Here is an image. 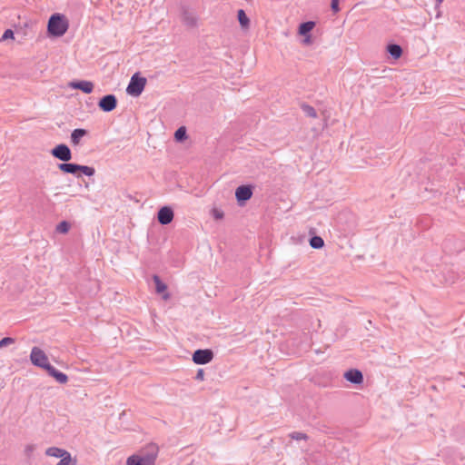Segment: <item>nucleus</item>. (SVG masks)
<instances>
[{
  "mask_svg": "<svg viewBox=\"0 0 465 465\" xmlns=\"http://www.w3.org/2000/svg\"><path fill=\"white\" fill-rule=\"evenodd\" d=\"M303 42H304V44H306V45H310V44H311V42H312V41H311V37H310V36H307V37L304 39V41H303Z\"/></svg>",
  "mask_w": 465,
  "mask_h": 465,
  "instance_id": "nucleus-31",
  "label": "nucleus"
},
{
  "mask_svg": "<svg viewBox=\"0 0 465 465\" xmlns=\"http://www.w3.org/2000/svg\"><path fill=\"white\" fill-rule=\"evenodd\" d=\"M30 360L37 367L45 369L47 373L54 378L59 383L64 384L68 381L66 374L57 371L48 361L47 355L38 347H34L31 351Z\"/></svg>",
  "mask_w": 465,
  "mask_h": 465,
  "instance_id": "nucleus-1",
  "label": "nucleus"
},
{
  "mask_svg": "<svg viewBox=\"0 0 465 465\" xmlns=\"http://www.w3.org/2000/svg\"><path fill=\"white\" fill-rule=\"evenodd\" d=\"M237 17L242 28L248 29L250 26V19L242 9L238 10Z\"/></svg>",
  "mask_w": 465,
  "mask_h": 465,
  "instance_id": "nucleus-17",
  "label": "nucleus"
},
{
  "mask_svg": "<svg viewBox=\"0 0 465 465\" xmlns=\"http://www.w3.org/2000/svg\"><path fill=\"white\" fill-rule=\"evenodd\" d=\"M310 245L312 248H314V249H320V248L323 247L324 242H323L322 237H320V236H313L310 240Z\"/></svg>",
  "mask_w": 465,
  "mask_h": 465,
  "instance_id": "nucleus-21",
  "label": "nucleus"
},
{
  "mask_svg": "<svg viewBox=\"0 0 465 465\" xmlns=\"http://www.w3.org/2000/svg\"><path fill=\"white\" fill-rule=\"evenodd\" d=\"M252 195V187L249 185H241L235 191V197L241 205H242L246 201L250 200Z\"/></svg>",
  "mask_w": 465,
  "mask_h": 465,
  "instance_id": "nucleus-7",
  "label": "nucleus"
},
{
  "mask_svg": "<svg viewBox=\"0 0 465 465\" xmlns=\"http://www.w3.org/2000/svg\"><path fill=\"white\" fill-rule=\"evenodd\" d=\"M153 282L155 284V291L158 294H161L163 299L167 301L170 299V294L167 292V285L163 282L159 276H153Z\"/></svg>",
  "mask_w": 465,
  "mask_h": 465,
  "instance_id": "nucleus-11",
  "label": "nucleus"
},
{
  "mask_svg": "<svg viewBox=\"0 0 465 465\" xmlns=\"http://www.w3.org/2000/svg\"><path fill=\"white\" fill-rule=\"evenodd\" d=\"M211 213L215 220H221L223 218V212L220 209L213 208L212 209Z\"/></svg>",
  "mask_w": 465,
  "mask_h": 465,
  "instance_id": "nucleus-25",
  "label": "nucleus"
},
{
  "mask_svg": "<svg viewBox=\"0 0 465 465\" xmlns=\"http://www.w3.org/2000/svg\"><path fill=\"white\" fill-rule=\"evenodd\" d=\"M150 454L146 456L132 455L126 460V465H154L157 455V448L153 445L149 446Z\"/></svg>",
  "mask_w": 465,
  "mask_h": 465,
  "instance_id": "nucleus-3",
  "label": "nucleus"
},
{
  "mask_svg": "<svg viewBox=\"0 0 465 465\" xmlns=\"http://www.w3.org/2000/svg\"><path fill=\"white\" fill-rule=\"evenodd\" d=\"M87 132L84 129H75L71 134V142L74 145H78L81 139L86 135Z\"/></svg>",
  "mask_w": 465,
  "mask_h": 465,
  "instance_id": "nucleus-15",
  "label": "nucleus"
},
{
  "mask_svg": "<svg viewBox=\"0 0 465 465\" xmlns=\"http://www.w3.org/2000/svg\"><path fill=\"white\" fill-rule=\"evenodd\" d=\"M173 219V212L170 207H162L158 212V221L161 224H168Z\"/></svg>",
  "mask_w": 465,
  "mask_h": 465,
  "instance_id": "nucleus-9",
  "label": "nucleus"
},
{
  "mask_svg": "<svg viewBox=\"0 0 465 465\" xmlns=\"http://www.w3.org/2000/svg\"><path fill=\"white\" fill-rule=\"evenodd\" d=\"M331 9L334 13L339 12V0H331Z\"/></svg>",
  "mask_w": 465,
  "mask_h": 465,
  "instance_id": "nucleus-29",
  "label": "nucleus"
},
{
  "mask_svg": "<svg viewBox=\"0 0 465 465\" xmlns=\"http://www.w3.org/2000/svg\"><path fill=\"white\" fill-rule=\"evenodd\" d=\"M116 98L113 94L105 95L99 101V107L104 112L113 111L116 107Z\"/></svg>",
  "mask_w": 465,
  "mask_h": 465,
  "instance_id": "nucleus-8",
  "label": "nucleus"
},
{
  "mask_svg": "<svg viewBox=\"0 0 465 465\" xmlns=\"http://www.w3.org/2000/svg\"><path fill=\"white\" fill-rule=\"evenodd\" d=\"M344 378L347 381H349L352 383H355V384H360L363 381L362 374L358 370H350V371H346L344 374Z\"/></svg>",
  "mask_w": 465,
  "mask_h": 465,
  "instance_id": "nucleus-13",
  "label": "nucleus"
},
{
  "mask_svg": "<svg viewBox=\"0 0 465 465\" xmlns=\"http://www.w3.org/2000/svg\"><path fill=\"white\" fill-rule=\"evenodd\" d=\"M438 4H441L443 0H436Z\"/></svg>",
  "mask_w": 465,
  "mask_h": 465,
  "instance_id": "nucleus-32",
  "label": "nucleus"
},
{
  "mask_svg": "<svg viewBox=\"0 0 465 465\" xmlns=\"http://www.w3.org/2000/svg\"><path fill=\"white\" fill-rule=\"evenodd\" d=\"M312 111V115L315 116L316 115V113L313 111V109H311Z\"/></svg>",
  "mask_w": 465,
  "mask_h": 465,
  "instance_id": "nucleus-33",
  "label": "nucleus"
},
{
  "mask_svg": "<svg viewBox=\"0 0 465 465\" xmlns=\"http://www.w3.org/2000/svg\"><path fill=\"white\" fill-rule=\"evenodd\" d=\"M388 52L395 59L400 58L402 54L401 47L398 45H390L388 46Z\"/></svg>",
  "mask_w": 465,
  "mask_h": 465,
  "instance_id": "nucleus-19",
  "label": "nucleus"
},
{
  "mask_svg": "<svg viewBox=\"0 0 465 465\" xmlns=\"http://www.w3.org/2000/svg\"><path fill=\"white\" fill-rule=\"evenodd\" d=\"M146 83L145 77L141 76L139 73H135L131 77L126 92L132 96H139L143 93Z\"/></svg>",
  "mask_w": 465,
  "mask_h": 465,
  "instance_id": "nucleus-4",
  "label": "nucleus"
},
{
  "mask_svg": "<svg viewBox=\"0 0 465 465\" xmlns=\"http://www.w3.org/2000/svg\"><path fill=\"white\" fill-rule=\"evenodd\" d=\"M291 437L294 440H306L307 436L302 432H293Z\"/></svg>",
  "mask_w": 465,
  "mask_h": 465,
  "instance_id": "nucleus-27",
  "label": "nucleus"
},
{
  "mask_svg": "<svg viewBox=\"0 0 465 465\" xmlns=\"http://www.w3.org/2000/svg\"><path fill=\"white\" fill-rule=\"evenodd\" d=\"M15 343V339L11 337H5L0 341V348L11 345Z\"/></svg>",
  "mask_w": 465,
  "mask_h": 465,
  "instance_id": "nucleus-26",
  "label": "nucleus"
},
{
  "mask_svg": "<svg viewBox=\"0 0 465 465\" xmlns=\"http://www.w3.org/2000/svg\"><path fill=\"white\" fill-rule=\"evenodd\" d=\"M182 22L188 28H194L198 25L199 19L192 12L184 11L182 15Z\"/></svg>",
  "mask_w": 465,
  "mask_h": 465,
  "instance_id": "nucleus-10",
  "label": "nucleus"
},
{
  "mask_svg": "<svg viewBox=\"0 0 465 465\" xmlns=\"http://www.w3.org/2000/svg\"><path fill=\"white\" fill-rule=\"evenodd\" d=\"M203 376H204V373H203V370H200L198 372H197V379L199 380H203Z\"/></svg>",
  "mask_w": 465,
  "mask_h": 465,
  "instance_id": "nucleus-30",
  "label": "nucleus"
},
{
  "mask_svg": "<svg viewBox=\"0 0 465 465\" xmlns=\"http://www.w3.org/2000/svg\"><path fill=\"white\" fill-rule=\"evenodd\" d=\"M45 454L50 457L63 459L64 456L68 455L69 452L64 449L50 447L45 450Z\"/></svg>",
  "mask_w": 465,
  "mask_h": 465,
  "instance_id": "nucleus-14",
  "label": "nucleus"
},
{
  "mask_svg": "<svg viewBox=\"0 0 465 465\" xmlns=\"http://www.w3.org/2000/svg\"><path fill=\"white\" fill-rule=\"evenodd\" d=\"M315 26V23L312 21L305 22L300 25L298 33L301 35H306L310 33Z\"/></svg>",
  "mask_w": 465,
  "mask_h": 465,
  "instance_id": "nucleus-18",
  "label": "nucleus"
},
{
  "mask_svg": "<svg viewBox=\"0 0 465 465\" xmlns=\"http://www.w3.org/2000/svg\"><path fill=\"white\" fill-rule=\"evenodd\" d=\"M69 28V22L65 15L56 13L50 16L47 24V33L54 37L63 36Z\"/></svg>",
  "mask_w": 465,
  "mask_h": 465,
  "instance_id": "nucleus-2",
  "label": "nucleus"
},
{
  "mask_svg": "<svg viewBox=\"0 0 465 465\" xmlns=\"http://www.w3.org/2000/svg\"><path fill=\"white\" fill-rule=\"evenodd\" d=\"M78 171H81L84 174L87 176H93L95 173L94 168L86 166V165H79L78 164Z\"/></svg>",
  "mask_w": 465,
  "mask_h": 465,
  "instance_id": "nucleus-23",
  "label": "nucleus"
},
{
  "mask_svg": "<svg viewBox=\"0 0 465 465\" xmlns=\"http://www.w3.org/2000/svg\"><path fill=\"white\" fill-rule=\"evenodd\" d=\"M56 465H76V460L73 459L69 453L68 455L64 456V458L61 459Z\"/></svg>",
  "mask_w": 465,
  "mask_h": 465,
  "instance_id": "nucleus-22",
  "label": "nucleus"
},
{
  "mask_svg": "<svg viewBox=\"0 0 465 465\" xmlns=\"http://www.w3.org/2000/svg\"><path fill=\"white\" fill-rule=\"evenodd\" d=\"M58 169L64 173L74 174L78 171V164L64 163L58 164Z\"/></svg>",
  "mask_w": 465,
  "mask_h": 465,
  "instance_id": "nucleus-16",
  "label": "nucleus"
},
{
  "mask_svg": "<svg viewBox=\"0 0 465 465\" xmlns=\"http://www.w3.org/2000/svg\"><path fill=\"white\" fill-rule=\"evenodd\" d=\"M51 153L54 158H57L63 162H68L72 159V153L70 148L64 143L54 147L51 151Z\"/></svg>",
  "mask_w": 465,
  "mask_h": 465,
  "instance_id": "nucleus-5",
  "label": "nucleus"
},
{
  "mask_svg": "<svg viewBox=\"0 0 465 465\" xmlns=\"http://www.w3.org/2000/svg\"><path fill=\"white\" fill-rule=\"evenodd\" d=\"M13 39L14 38V33L12 30L10 29H7L5 31V33L3 34V36H2V39L3 40H6V39Z\"/></svg>",
  "mask_w": 465,
  "mask_h": 465,
  "instance_id": "nucleus-28",
  "label": "nucleus"
},
{
  "mask_svg": "<svg viewBox=\"0 0 465 465\" xmlns=\"http://www.w3.org/2000/svg\"><path fill=\"white\" fill-rule=\"evenodd\" d=\"M174 138L177 142L186 139V128L184 126L179 127L174 133Z\"/></svg>",
  "mask_w": 465,
  "mask_h": 465,
  "instance_id": "nucleus-20",
  "label": "nucleus"
},
{
  "mask_svg": "<svg viewBox=\"0 0 465 465\" xmlns=\"http://www.w3.org/2000/svg\"><path fill=\"white\" fill-rule=\"evenodd\" d=\"M213 358V353L211 350H197L193 354V361L196 364L209 363Z\"/></svg>",
  "mask_w": 465,
  "mask_h": 465,
  "instance_id": "nucleus-6",
  "label": "nucleus"
},
{
  "mask_svg": "<svg viewBox=\"0 0 465 465\" xmlns=\"http://www.w3.org/2000/svg\"><path fill=\"white\" fill-rule=\"evenodd\" d=\"M69 229L70 224L65 221L59 223L56 226V231L60 233H66L69 231Z\"/></svg>",
  "mask_w": 465,
  "mask_h": 465,
  "instance_id": "nucleus-24",
  "label": "nucleus"
},
{
  "mask_svg": "<svg viewBox=\"0 0 465 465\" xmlns=\"http://www.w3.org/2000/svg\"><path fill=\"white\" fill-rule=\"evenodd\" d=\"M69 86L74 89H79L83 91L84 94H90L93 92L94 84L89 81H79V82H71Z\"/></svg>",
  "mask_w": 465,
  "mask_h": 465,
  "instance_id": "nucleus-12",
  "label": "nucleus"
}]
</instances>
